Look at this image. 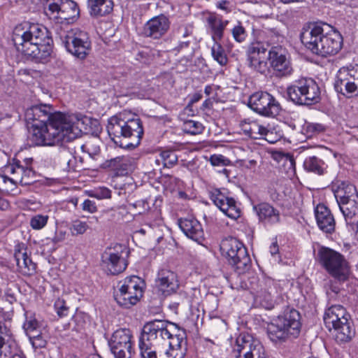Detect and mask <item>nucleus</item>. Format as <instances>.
I'll return each instance as SVG.
<instances>
[{
    "mask_svg": "<svg viewBox=\"0 0 358 358\" xmlns=\"http://www.w3.org/2000/svg\"><path fill=\"white\" fill-rule=\"evenodd\" d=\"M14 258L22 274L31 275L35 272L36 265L29 256L25 244L18 243L15 246Z\"/></svg>",
    "mask_w": 358,
    "mask_h": 358,
    "instance_id": "obj_25",
    "label": "nucleus"
},
{
    "mask_svg": "<svg viewBox=\"0 0 358 358\" xmlns=\"http://www.w3.org/2000/svg\"><path fill=\"white\" fill-rule=\"evenodd\" d=\"M193 33V26L190 24H184L180 25L176 29V34L178 38H188L192 36Z\"/></svg>",
    "mask_w": 358,
    "mask_h": 358,
    "instance_id": "obj_52",
    "label": "nucleus"
},
{
    "mask_svg": "<svg viewBox=\"0 0 358 358\" xmlns=\"http://www.w3.org/2000/svg\"><path fill=\"white\" fill-rule=\"evenodd\" d=\"M12 177L10 178L4 174H0V187L3 188L6 191H14L16 186L19 182L10 181Z\"/></svg>",
    "mask_w": 358,
    "mask_h": 358,
    "instance_id": "obj_51",
    "label": "nucleus"
},
{
    "mask_svg": "<svg viewBox=\"0 0 358 358\" xmlns=\"http://www.w3.org/2000/svg\"><path fill=\"white\" fill-rule=\"evenodd\" d=\"M66 232L63 230H56L54 236L52 238V242L55 244L62 242L65 240Z\"/></svg>",
    "mask_w": 358,
    "mask_h": 358,
    "instance_id": "obj_58",
    "label": "nucleus"
},
{
    "mask_svg": "<svg viewBox=\"0 0 358 358\" xmlns=\"http://www.w3.org/2000/svg\"><path fill=\"white\" fill-rule=\"evenodd\" d=\"M300 314L294 308H287L268 324L267 332L270 340L278 344L296 338L301 331Z\"/></svg>",
    "mask_w": 358,
    "mask_h": 358,
    "instance_id": "obj_5",
    "label": "nucleus"
},
{
    "mask_svg": "<svg viewBox=\"0 0 358 358\" xmlns=\"http://www.w3.org/2000/svg\"><path fill=\"white\" fill-rule=\"evenodd\" d=\"M143 281L136 275L127 277L118 283V291L115 294L117 303L124 308L136 305L143 296Z\"/></svg>",
    "mask_w": 358,
    "mask_h": 358,
    "instance_id": "obj_10",
    "label": "nucleus"
},
{
    "mask_svg": "<svg viewBox=\"0 0 358 358\" xmlns=\"http://www.w3.org/2000/svg\"><path fill=\"white\" fill-rule=\"evenodd\" d=\"M129 250L125 245L116 243L107 247L101 255V266L107 274L117 275L127 267Z\"/></svg>",
    "mask_w": 358,
    "mask_h": 358,
    "instance_id": "obj_11",
    "label": "nucleus"
},
{
    "mask_svg": "<svg viewBox=\"0 0 358 358\" xmlns=\"http://www.w3.org/2000/svg\"><path fill=\"white\" fill-rule=\"evenodd\" d=\"M25 118L31 123V140L39 146L70 141L80 135L83 124L77 116L57 112L48 104L32 106L26 110Z\"/></svg>",
    "mask_w": 358,
    "mask_h": 358,
    "instance_id": "obj_1",
    "label": "nucleus"
},
{
    "mask_svg": "<svg viewBox=\"0 0 358 358\" xmlns=\"http://www.w3.org/2000/svg\"><path fill=\"white\" fill-rule=\"evenodd\" d=\"M160 155L166 167H171L178 162V156L174 151L164 150L161 152Z\"/></svg>",
    "mask_w": 358,
    "mask_h": 358,
    "instance_id": "obj_49",
    "label": "nucleus"
},
{
    "mask_svg": "<svg viewBox=\"0 0 358 358\" xmlns=\"http://www.w3.org/2000/svg\"><path fill=\"white\" fill-rule=\"evenodd\" d=\"M231 358H268L262 343L252 335L241 333L236 339Z\"/></svg>",
    "mask_w": 358,
    "mask_h": 358,
    "instance_id": "obj_12",
    "label": "nucleus"
},
{
    "mask_svg": "<svg viewBox=\"0 0 358 358\" xmlns=\"http://www.w3.org/2000/svg\"><path fill=\"white\" fill-rule=\"evenodd\" d=\"M345 67L341 68L337 74L334 83L335 90L347 98H351L358 95V90L356 85L350 83L346 76Z\"/></svg>",
    "mask_w": 358,
    "mask_h": 358,
    "instance_id": "obj_31",
    "label": "nucleus"
},
{
    "mask_svg": "<svg viewBox=\"0 0 358 358\" xmlns=\"http://www.w3.org/2000/svg\"><path fill=\"white\" fill-rule=\"evenodd\" d=\"M255 292V300L265 309L271 310L278 303L277 285L271 278H264L252 286Z\"/></svg>",
    "mask_w": 358,
    "mask_h": 358,
    "instance_id": "obj_16",
    "label": "nucleus"
},
{
    "mask_svg": "<svg viewBox=\"0 0 358 358\" xmlns=\"http://www.w3.org/2000/svg\"><path fill=\"white\" fill-rule=\"evenodd\" d=\"M210 198L214 204L227 216L236 220L241 216V210L234 198L227 196L225 192L219 189L210 192Z\"/></svg>",
    "mask_w": 358,
    "mask_h": 358,
    "instance_id": "obj_19",
    "label": "nucleus"
},
{
    "mask_svg": "<svg viewBox=\"0 0 358 358\" xmlns=\"http://www.w3.org/2000/svg\"><path fill=\"white\" fill-rule=\"evenodd\" d=\"M287 94L294 104L311 106L321 100V90L316 81L308 77H301L287 87Z\"/></svg>",
    "mask_w": 358,
    "mask_h": 358,
    "instance_id": "obj_7",
    "label": "nucleus"
},
{
    "mask_svg": "<svg viewBox=\"0 0 358 358\" xmlns=\"http://www.w3.org/2000/svg\"><path fill=\"white\" fill-rule=\"evenodd\" d=\"M44 12L45 15L57 23L66 21L69 22L80 15L77 3L72 0H51L47 3Z\"/></svg>",
    "mask_w": 358,
    "mask_h": 358,
    "instance_id": "obj_14",
    "label": "nucleus"
},
{
    "mask_svg": "<svg viewBox=\"0 0 358 358\" xmlns=\"http://www.w3.org/2000/svg\"><path fill=\"white\" fill-rule=\"evenodd\" d=\"M215 87L213 85H206L204 89V93L206 96H210L214 91Z\"/></svg>",
    "mask_w": 358,
    "mask_h": 358,
    "instance_id": "obj_64",
    "label": "nucleus"
},
{
    "mask_svg": "<svg viewBox=\"0 0 358 358\" xmlns=\"http://www.w3.org/2000/svg\"><path fill=\"white\" fill-rule=\"evenodd\" d=\"M23 329L28 337L41 331V326L34 316H26Z\"/></svg>",
    "mask_w": 358,
    "mask_h": 358,
    "instance_id": "obj_43",
    "label": "nucleus"
},
{
    "mask_svg": "<svg viewBox=\"0 0 358 358\" xmlns=\"http://www.w3.org/2000/svg\"><path fill=\"white\" fill-rule=\"evenodd\" d=\"M213 42L214 44L211 48V55L213 59L221 66L226 65L228 62V58L220 41Z\"/></svg>",
    "mask_w": 358,
    "mask_h": 358,
    "instance_id": "obj_42",
    "label": "nucleus"
},
{
    "mask_svg": "<svg viewBox=\"0 0 358 358\" xmlns=\"http://www.w3.org/2000/svg\"><path fill=\"white\" fill-rule=\"evenodd\" d=\"M171 330L172 334L164 345V347H169V350L166 351V354L172 358H183L185 356V350L182 347H185L186 333L184 329H180L178 324L173 323L171 324Z\"/></svg>",
    "mask_w": 358,
    "mask_h": 358,
    "instance_id": "obj_20",
    "label": "nucleus"
},
{
    "mask_svg": "<svg viewBox=\"0 0 358 358\" xmlns=\"http://www.w3.org/2000/svg\"><path fill=\"white\" fill-rule=\"evenodd\" d=\"M49 220L47 215L37 214L34 215L29 221L30 227L34 230H41L43 229Z\"/></svg>",
    "mask_w": 358,
    "mask_h": 358,
    "instance_id": "obj_46",
    "label": "nucleus"
},
{
    "mask_svg": "<svg viewBox=\"0 0 358 358\" xmlns=\"http://www.w3.org/2000/svg\"><path fill=\"white\" fill-rule=\"evenodd\" d=\"M157 288L164 295L176 293L179 288V280L176 273L168 269L159 270L155 279Z\"/></svg>",
    "mask_w": 358,
    "mask_h": 358,
    "instance_id": "obj_22",
    "label": "nucleus"
},
{
    "mask_svg": "<svg viewBox=\"0 0 358 358\" xmlns=\"http://www.w3.org/2000/svg\"><path fill=\"white\" fill-rule=\"evenodd\" d=\"M317 256L320 264L334 279L339 282L348 279L350 267L343 255L329 248L322 247Z\"/></svg>",
    "mask_w": 358,
    "mask_h": 358,
    "instance_id": "obj_9",
    "label": "nucleus"
},
{
    "mask_svg": "<svg viewBox=\"0 0 358 358\" xmlns=\"http://www.w3.org/2000/svg\"><path fill=\"white\" fill-rule=\"evenodd\" d=\"M260 222L264 224H275L280 221V211L268 203H261L253 206Z\"/></svg>",
    "mask_w": 358,
    "mask_h": 358,
    "instance_id": "obj_29",
    "label": "nucleus"
},
{
    "mask_svg": "<svg viewBox=\"0 0 358 358\" xmlns=\"http://www.w3.org/2000/svg\"><path fill=\"white\" fill-rule=\"evenodd\" d=\"M282 159L284 160L285 163L289 166V169H294L295 160L292 156L286 155L282 157Z\"/></svg>",
    "mask_w": 358,
    "mask_h": 358,
    "instance_id": "obj_60",
    "label": "nucleus"
},
{
    "mask_svg": "<svg viewBox=\"0 0 358 358\" xmlns=\"http://www.w3.org/2000/svg\"><path fill=\"white\" fill-rule=\"evenodd\" d=\"M330 31V25L326 23H310L303 28L301 41L307 49L315 55L326 36L324 31Z\"/></svg>",
    "mask_w": 358,
    "mask_h": 358,
    "instance_id": "obj_17",
    "label": "nucleus"
},
{
    "mask_svg": "<svg viewBox=\"0 0 358 358\" xmlns=\"http://www.w3.org/2000/svg\"><path fill=\"white\" fill-rule=\"evenodd\" d=\"M110 350L115 358H131L133 351L132 343L122 345H111Z\"/></svg>",
    "mask_w": 358,
    "mask_h": 358,
    "instance_id": "obj_39",
    "label": "nucleus"
},
{
    "mask_svg": "<svg viewBox=\"0 0 358 358\" xmlns=\"http://www.w3.org/2000/svg\"><path fill=\"white\" fill-rule=\"evenodd\" d=\"M91 196L98 199H110L111 197V190L106 187H100L93 191Z\"/></svg>",
    "mask_w": 358,
    "mask_h": 358,
    "instance_id": "obj_53",
    "label": "nucleus"
},
{
    "mask_svg": "<svg viewBox=\"0 0 358 358\" xmlns=\"http://www.w3.org/2000/svg\"><path fill=\"white\" fill-rule=\"evenodd\" d=\"M189 43H190V41L189 40L181 41L178 44V45L176 48V50L178 52H180V51L183 50L184 49H187V48H189Z\"/></svg>",
    "mask_w": 358,
    "mask_h": 358,
    "instance_id": "obj_62",
    "label": "nucleus"
},
{
    "mask_svg": "<svg viewBox=\"0 0 358 358\" xmlns=\"http://www.w3.org/2000/svg\"><path fill=\"white\" fill-rule=\"evenodd\" d=\"M182 129L187 134L197 135L203 132L204 127L200 122L188 120L183 122Z\"/></svg>",
    "mask_w": 358,
    "mask_h": 358,
    "instance_id": "obj_44",
    "label": "nucleus"
},
{
    "mask_svg": "<svg viewBox=\"0 0 358 358\" xmlns=\"http://www.w3.org/2000/svg\"><path fill=\"white\" fill-rule=\"evenodd\" d=\"M107 167L115 171L117 175H125L131 170V159L127 156H119L106 161Z\"/></svg>",
    "mask_w": 358,
    "mask_h": 358,
    "instance_id": "obj_35",
    "label": "nucleus"
},
{
    "mask_svg": "<svg viewBox=\"0 0 358 358\" xmlns=\"http://www.w3.org/2000/svg\"><path fill=\"white\" fill-rule=\"evenodd\" d=\"M171 324L173 322L158 320L144 324L138 344L141 358H157V350L164 347L171 336Z\"/></svg>",
    "mask_w": 358,
    "mask_h": 358,
    "instance_id": "obj_4",
    "label": "nucleus"
},
{
    "mask_svg": "<svg viewBox=\"0 0 358 358\" xmlns=\"http://www.w3.org/2000/svg\"><path fill=\"white\" fill-rule=\"evenodd\" d=\"M6 300L10 304L16 301V296L14 293H10L9 290H7L5 294Z\"/></svg>",
    "mask_w": 358,
    "mask_h": 358,
    "instance_id": "obj_63",
    "label": "nucleus"
},
{
    "mask_svg": "<svg viewBox=\"0 0 358 358\" xmlns=\"http://www.w3.org/2000/svg\"><path fill=\"white\" fill-rule=\"evenodd\" d=\"M82 209L90 213H94L96 212L97 207L94 201L90 199H85L82 204Z\"/></svg>",
    "mask_w": 358,
    "mask_h": 358,
    "instance_id": "obj_57",
    "label": "nucleus"
},
{
    "mask_svg": "<svg viewBox=\"0 0 358 358\" xmlns=\"http://www.w3.org/2000/svg\"><path fill=\"white\" fill-rule=\"evenodd\" d=\"M341 211L342 212L346 223L353 224V217L358 213V196L357 198H352L345 201H341L338 203Z\"/></svg>",
    "mask_w": 358,
    "mask_h": 358,
    "instance_id": "obj_36",
    "label": "nucleus"
},
{
    "mask_svg": "<svg viewBox=\"0 0 358 358\" xmlns=\"http://www.w3.org/2000/svg\"><path fill=\"white\" fill-rule=\"evenodd\" d=\"M13 41L18 52L36 62H47L52 51L53 41L50 32L40 24L24 22L17 26Z\"/></svg>",
    "mask_w": 358,
    "mask_h": 358,
    "instance_id": "obj_2",
    "label": "nucleus"
},
{
    "mask_svg": "<svg viewBox=\"0 0 358 358\" xmlns=\"http://www.w3.org/2000/svg\"><path fill=\"white\" fill-rule=\"evenodd\" d=\"M266 48L259 42L252 43L247 50L248 66L253 71L264 74L268 70L264 55Z\"/></svg>",
    "mask_w": 358,
    "mask_h": 358,
    "instance_id": "obj_21",
    "label": "nucleus"
},
{
    "mask_svg": "<svg viewBox=\"0 0 358 358\" xmlns=\"http://www.w3.org/2000/svg\"><path fill=\"white\" fill-rule=\"evenodd\" d=\"M7 169L13 175L10 181L19 182L22 185H29L34 181V171L30 167L20 164L18 162L11 164Z\"/></svg>",
    "mask_w": 358,
    "mask_h": 358,
    "instance_id": "obj_30",
    "label": "nucleus"
},
{
    "mask_svg": "<svg viewBox=\"0 0 358 358\" xmlns=\"http://www.w3.org/2000/svg\"><path fill=\"white\" fill-rule=\"evenodd\" d=\"M326 36L322 41V45L315 55L321 57L336 55L341 48L342 37L330 26V31H324Z\"/></svg>",
    "mask_w": 358,
    "mask_h": 358,
    "instance_id": "obj_24",
    "label": "nucleus"
},
{
    "mask_svg": "<svg viewBox=\"0 0 358 358\" xmlns=\"http://www.w3.org/2000/svg\"><path fill=\"white\" fill-rule=\"evenodd\" d=\"M54 306L59 316L64 317L67 315L69 308L66 306L64 300L62 299H57L55 301Z\"/></svg>",
    "mask_w": 358,
    "mask_h": 358,
    "instance_id": "obj_55",
    "label": "nucleus"
},
{
    "mask_svg": "<svg viewBox=\"0 0 358 358\" xmlns=\"http://www.w3.org/2000/svg\"><path fill=\"white\" fill-rule=\"evenodd\" d=\"M231 32L234 39L240 43L244 42L248 36V33L241 22H238V24L234 27Z\"/></svg>",
    "mask_w": 358,
    "mask_h": 358,
    "instance_id": "obj_48",
    "label": "nucleus"
},
{
    "mask_svg": "<svg viewBox=\"0 0 358 358\" xmlns=\"http://www.w3.org/2000/svg\"><path fill=\"white\" fill-rule=\"evenodd\" d=\"M131 338V334L129 329H120L113 333L109 345L132 343Z\"/></svg>",
    "mask_w": 358,
    "mask_h": 358,
    "instance_id": "obj_40",
    "label": "nucleus"
},
{
    "mask_svg": "<svg viewBox=\"0 0 358 358\" xmlns=\"http://www.w3.org/2000/svg\"><path fill=\"white\" fill-rule=\"evenodd\" d=\"M83 152H87L90 156L95 155L99 152V147L94 145L92 141H87L80 146Z\"/></svg>",
    "mask_w": 358,
    "mask_h": 358,
    "instance_id": "obj_54",
    "label": "nucleus"
},
{
    "mask_svg": "<svg viewBox=\"0 0 358 358\" xmlns=\"http://www.w3.org/2000/svg\"><path fill=\"white\" fill-rule=\"evenodd\" d=\"M324 322L329 331H334V336L338 343L348 342L355 335L350 315L341 305L331 306L326 310Z\"/></svg>",
    "mask_w": 358,
    "mask_h": 358,
    "instance_id": "obj_6",
    "label": "nucleus"
},
{
    "mask_svg": "<svg viewBox=\"0 0 358 358\" xmlns=\"http://www.w3.org/2000/svg\"><path fill=\"white\" fill-rule=\"evenodd\" d=\"M318 227L327 234L334 231L336 222L330 210L324 204H318L315 209Z\"/></svg>",
    "mask_w": 358,
    "mask_h": 358,
    "instance_id": "obj_27",
    "label": "nucleus"
},
{
    "mask_svg": "<svg viewBox=\"0 0 358 358\" xmlns=\"http://www.w3.org/2000/svg\"><path fill=\"white\" fill-rule=\"evenodd\" d=\"M209 34L213 41H220L224 36V31L229 21L223 20L220 16L210 14L206 18Z\"/></svg>",
    "mask_w": 358,
    "mask_h": 358,
    "instance_id": "obj_33",
    "label": "nucleus"
},
{
    "mask_svg": "<svg viewBox=\"0 0 358 358\" xmlns=\"http://www.w3.org/2000/svg\"><path fill=\"white\" fill-rule=\"evenodd\" d=\"M269 252L273 257H275V255H278L279 247L276 241L272 243V244L270 245Z\"/></svg>",
    "mask_w": 358,
    "mask_h": 358,
    "instance_id": "obj_61",
    "label": "nucleus"
},
{
    "mask_svg": "<svg viewBox=\"0 0 358 358\" xmlns=\"http://www.w3.org/2000/svg\"><path fill=\"white\" fill-rule=\"evenodd\" d=\"M87 6L90 15L99 18L111 13L114 3L112 0H87Z\"/></svg>",
    "mask_w": 358,
    "mask_h": 358,
    "instance_id": "obj_32",
    "label": "nucleus"
},
{
    "mask_svg": "<svg viewBox=\"0 0 358 358\" xmlns=\"http://www.w3.org/2000/svg\"><path fill=\"white\" fill-rule=\"evenodd\" d=\"M268 61L277 76H287L292 72L289 53L282 46H273L269 50Z\"/></svg>",
    "mask_w": 358,
    "mask_h": 358,
    "instance_id": "obj_18",
    "label": "nucleus"
},
{
    "mask_svg": "<svg viewBox=\"0 0 358 358\" xmlns=\"http://www.w3.org/2000/svg\"><path fill=\"white\" fill-rule=\"evenodd\" d=\"M89 229V225L86 222L80 220H73L69 228L73 236L84 234Z\"/></svg>",
    "mask_w": 358,
    "mask_h": 358,
    "instance_id": "obj_47",
    "label": "nucleus"
},
{
    "mask_svg": "<svg viewBox=\"0 0 358 358\" xmlns=\"http://www.w3.org/2000/svg\"><path fill=\"white\" fill-rule=\"evenodd\" d=\"M325 130V127L320 123L305 122L303 125L302 131L308 137L320 134Z\"/></svg>",
    "mask_w": 358,
    "mask_h": 358,
    "instance_id": "obj_45",
    "label": "nucleus"
},
{
    "mask_svg": "<svg viewBox=\"0 0 358 358\" xmlns=\"http://www.w3.org/2000/svg\"><path fill=\"white\" fill-rule=\"evenodd\" d=\"M107 131L116 145L129 149L137 147L143 135L142 122L139 118L126 120L121 115L108 120Z\"/></svg>",
    "mask_w": 358,
    "mask_h": 358,
    "instance_id": "obj_3",
    "label": "nucleus"
},
{
    "mask_svg": "<svg viewBox=\"0 0 358 358\" xmlns=\"http://www.w3.org/2000/svg\"><path fill=\"white\" fill-rule=\"evenodd\" d=\"M332 191L334 192L338 204L341 203V201H345L352 198H357V196H358L356 187L353 185L346 182L333 183Z\"/></svg>",
    "mask_w": 358,
    "mask_h": 358,
    "instance_id": "obj_34",
    "label": "nucleus"
},
{
    "mask_svg": "<svg viewBox=\"0 0 358 358\" xmlns=\"http://www.w3.org/2000/svg\"><path fill=\"white\" fill-rule=\"evenodd\" d=\"M345 73L348 80H350L351 83H354L357 87V89L358 90V66L356 68H345Z\"/></svg>",
    "mask_w": 358,
    "mask_h": 358,
    "instance_id": "obj_56",
    "label": "nucleus"
},
{
    "mask_svg": "<svg viewBox=\"0 0 358 358\" xmlns=\"http://www.w3.org/2000/svg\"><path fill=\"white\" fill-rule=\"evenodd\" d=\"M170 21L164 15L153 17L148 20L143 27V34L146 37L154 39L160 38L169 30Z\"/></svg>",
    "mask_w": 358,
    "mask_h": 358,
    "instance_id": "obj_23",
    "label": "nucleus"
},
{
    "mask_svg": "<svg viewBox=\"0 0 358 358\" xmlns=\"http://www.w3.org/2000/svg\"><path fill=\"white\" fill-rule=\"evenodd\" d=\"M248 106L256 113L266 117H275L280 114L282 108L271 94L266 92H257L248 100Z\"/></svg>",
    "mask_w": 358,
    "mask_h": 358,
    "instance_id": "obj_15",
    "label": "nucleus"
},
{
    "mask_svg": "<svg viewBox=\"0 0 358 358\" xmlns=\"http://www.w3.org/2000/svg\"><path fill=\"white\" fill-rule=\"evenodd\" d=\"M303 167L307 171L313 172L318 175H323L327 166L321 159L311 156L306 158L303 162Z\"/></svg>",
    "mask_w": 358,
    "mask_h": 358,
    "instance_id": "obj_37",
    "label": "nucleus"
},
{
    "mask_svg": "<svg viewBox=\"0 0 358 358\" xmlns=\"http://www.w3.org/2000/svg\"><path fill=\"white\" fill-rule=\"evenodd\" d=\"M210 161L213 166L224 165L226 159L222 155H213L210 157Z\"/></svg>",
    "mask_w": 358,
    "mask_h": 358,
    "instance_id": "obj_59",
    "label": "nucleus"
},
{
    "mask_svg": "<svg viewBox=\"0 0 358 358\" xmlns=\"http://www.w3.org/2000/svg\"><path fill=\"white\" fill-rule=\"evenodd\" d=\"M15 353L18 352L12 332L5 322L0 321V358L12 357Z\"/></svg>",
    "mask_w": 358,
    "mask_h": 358,
    "instance_id": "obj_26",
    "label": "nucleus"
},
{
    "mask_svg": "<svg viewBox=\"0 0 358 358\" xmlns=\"http://www.w3.org/2000/svg\"><path fill=\"white\" fill-rule=\"evenodd\" d=\"M222 255L238 274L245 273L251 265V259L245 245L234 237L223 239L220 243Z\"/></svg>",
    "mask_w": 358,
    "mask_h": 358,
    "instance_id": "obj_8",
    "label": "nucleus"
},
{
    "mask_svg": "<svg viewBox=\"0 0 358 358\" xmlns=\"http://www.w3.org/2000/svg\"><path fill=\"white\" fill-rule=\"evenodd\" d=\"M66 50L74 57L84 59L91 50V41L87 32L71 29L60 36Z\"/></svg>",
    "mask_w": 358,
    "mask_h": 358,
    "instance_id": "obj_13",
    "label": "nucleus"
},
{
    "mask_svg": "<svg viewBox=\"0 0 358 358\" xmlns=\"http://www.w3.org/2000/svg\"><path fill=\"white\" fill-rule=\"evenodd\" d=\"M283 136L284 132L278 125L267 124L263 138L269 143L273 144L280 141Z\"/></svg>",
    "mask_w": 358,
    "mask_h": 358,
    "instance_id": "obj_41",
    "label": "nucleus"
},
{
    "mask_svg": "<svg viewBox=\"0 0 358 358\" xmlns=\"http://www.w3.org/2000/svg\"><path fill=\"white\" fill-rule=\"evenodd\" d=\"M178 225L183 233L189 238L199 243L203 238V230L201 223L194 217L180 218Z\"/></svg>",
    "mask_w": 358,
    "mask_h": 358,
    "instance_id": "obj_28",
    "label": "nucleus"
},
{
    "mask_svg": "<svg viewBox=\"0 0 358 358\" xmlns=\"http://www.w3.org/2000/svg\"><path fill=\"white\" fill-rule=\"evenodd\" d=\"M266 125L261 124L257 122H252L244 127V132L254 139L263 138Z\"/></svg>",
    "mask_w": 358,
    "mask_h": 358,
    "instance_id": "obj_38",
    "label": "nucleus"
},
{
    "mask_svg": "<svg viewBox=\"0 0 358 358\" xmlns=\"http://www.w3.org/2000/svg\"><path fill=\"white\" fill-rule=\"evenodd\" d=\"M29 339L35 349L45 348L47 344L46 339L42 331L29 336Z\"/></svg>",
    "mask_w": 358,
    "mask_h": 358,
    "instance_id": "obj_50",
    "label": "nucleus"
}]
</instances>
